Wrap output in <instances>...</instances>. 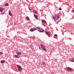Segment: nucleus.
<instances>
[{"label": "nucleus", "instance_id": "obj_8", "mask_svg": "<svg viewBox=\"0 0 74 74\" xmlns=\"http://www.w3.org/2000/svg\"><path fill=\"white\" fill-rule=\"evenodd\" d=\"M9 15H10V16H12V13H11V11L10 10H9Z\"/></svg>", "mask_w": 74, "mask_h": 74}, {"label": "nucleus", "instance_id": "obj_27", "mask_svg": "<svg viewBox=\"0 0 74 74\" xmlns=\"http://www.w3.org/2000/svg\"><path fill=\"white\" fill-rule=\"evenodd\" d=\"M60 10H62V8H60Z\"/></svg>", "mask_w": 74, "mask_h": 74}, {"label": "nucleus", "instance_id": "obj_16", "mask_svg": "<svg viewBox=\"0 0 74 74\" xmlns=\"http://www.w3.org/2000/svg\"><path fill=\"white\" fill-rule=\"evenodd\" d=\"M57 17V18H58V19L59 18L60 16H59V14H58Z\"/></svg>", "mask_w": 74, "mask_h": 74}, {"label": "nucleus", "instance_id": "obj_11", "mask_svg": "<svg viewBox=\"0 0 74 74\" xmlns=\"http://www.w3.org/2000/svg\"><path fill=\"white\" fill-rule=\"evenodd\" d=\"M71 62H74V58H72L71 60Z\"/></svg>", "mask_w": 74, "mask_h": 74}, {"label": "nucleus", "instance_id": "obj_1", "mask_svg": "<svg viewBox=\"0 0 74 74\" xmlns=\"http://www.w3.org/2000/svg\"><path fill=\"white\" fill-rule=\"evenodd\" d=\"M16 54L14 56L15 57V58H20L19 55H21L22 54V53L21 52H19L18 51H16Z\"/></svg>", "mask_w": 74, "mask_h": 74}, {"label": "nucleus", "instance_id": "obj_20", "mask_svg": "<svg viewBox=\"0 0 74 74\" xmlns=\"http://www.w3.org/2000/svg\"><path fill=\"white\" fill-rule=\"evenodd\" d=\"M33 29L34 30H37V29H36V27H34Z\"/></svg>", "mask_w": 74, "mask_h": 74}, {"label": "nucleus", "instance_id": "obj_9", "mask_svg": "<svg viewBox=\"0 0 74 74\" xmlns=\"http://www.w3.org/2000/svg\"><path fill=\"white\" fill-rule=\"evenodd\" d=\"M5 62V61H4V60H1V63H4Z\"/></svg>", "mask_w": 74, "mask_h": 74}, {"label": "nucleus", "instance_id": "obj_29", "mask_svg": "<svg viewBox=\"0 0 74 74\" xmlns=\"http://www.w3.org/2000/svg\"><path fill=\"white\" fill-rule=\"evenodd\" d=\"M48 37H49V36H48Z\"/></svg>", "mask_w": 74, "mask_h": 74}, {"label": "nucleus", "instance_id": "obj_7", "mask_svg": "<svg viewBox=\"0 0 74 74\" xmlns=\"http://www.w3.org/2000/svg\"><path fill=\"white\" fill-rule=\"evenodd\" d=\"M42 23L43 24H44V23H47V22H46V21L44 20H43L42 21Z\"/></svg>", "mask_w": 74, "mask_h": 74}, {"label": "nucleus", "instance_id": "obj_19", "mask_svg": "<svg viewBox=\"0 0 74 74\" xmlns=\"http://www.w3.org/2000/svg\"><path fill=\"white\" fill-rule=\"evenodd\" d=\"M34 30H33V29H30V31H31V32H33L34 31Z\"/></svg>", "mask_w": 74, "mask_h": 74}, {"label": "nucleus", "instance_id": "obj_2", "mask_svg": "<svg viewBox=\"0 0 74 74\" xmlns=\"http://www.w3.org/2000/svg\"><path fill=\"white\" fill-rule=\"evenodd\" d=\"M17 66L19 71H22V68L21 67V66L18 65H17Z\"/></svg>", "mask_w": 74, "mask_h": 74}, {"label": "nucleus", "instance_id": "obj_6", "mask_svg": "<svg viewBox=\"0 0 74 74\" xmlns=\"http://www.w3.org/2000/svg\"><path fill=\"white\" fill-rule=\"evenodd\" d=\"M39 32H44V30L42 29H41V28H40L39 29Z\"/></svg>", "mask_w": 74, "mask_h": 74}, {"label": "nucleus", "instance_id": "obj_14", "mask_svg": "<svg viewBox=\"0 0 74 74\" xmlns=\"http://www.w3.org/2000/svg\"><path fill=\"white\" fill-rule=\"evenodd\" d=\"M53 19H56V17L55 16H53Z\"/></svg>", "mask_w": 74, "mask_h": 74}, {"label": "nucleus", "instance_id": "obj_18", "mask_svg": "<svg viewBox=\"0 0 74 74\" xmlns=\"http://www.w3.org/2000/svg\"><path fill=\"white\" fill-rule=\"evenodd\" d=\"M5 6H8V3H6L5 4Z\"/></svg>", "mask_w": 74, "mask_h": 74}, {"label": "nucleus", "instance_id": "obj_10", "mask_svg": "<svg viewBox=\"0 0 74 74\" xmlns=\"http://www.w3.org/2000/svg\"><path fill=\"white\" fill-rule=\"evenodd\" d=\"M46 34H48L49 36H50V33L49 32H46Z\"/></svg>", "mask_w": 74, "mask_h": 74}, {"label": "nucleus", "instance_id": "obj_15", "mask_svg": "<svg viewBox=\"0 0 74 74\" xmlns=\"http://www.w3.org/2000/svg\"><path fill=\"white\" fill-rule=\"evenodd\" d=\"M33 11L34 12V13H36V14H37V11L35 10H34Z\"/></svg>", "mask_w": 74, "mask_h": 74}, {"label": "nucleus", "instance_id": "obj_26", "mask_svg": "<svg viewBox=\"0 0 74 74\" xmlns=\"http://www.w3.org/2000/svg\"><path fill=\"white\" fill-rule=\"evenodd\" d=\"M54 36H55V37H56V36H57V35H56V34H55V35H54Z\"/></svg>", "mask_w": 74, "mask_h": 74}, {"label": "nucleus", "instance_id": "obj_23", "mask_svg": "<svg viewBox=\"0 0 74 74\" xmlns=\"http://www.w3.org/2000/svg\"><path fill=\"white\" fill-rule=\"evenodd\" d=\"M29 10H30V11H31L32 10L29 7Z\"/></svg>", "mask_w": 74, "mask_h": 74}, {"label": "nucleus", "instance_id": "obj_24", "mask_svg": "<svg viewBox=\"0 0 74 74\" xmlns=\"http://www.w3.org/2000/svg\"><path fill=\"white\" fill-rule=\"evenodd\" d=\"M72 12H73V13H74V10H72Z\"/></svg>", "mask_w": 74, "mask_h": 74}, {"label": "nucleus", "instance_id": "obj_5", "mask_svg": "<svg viewBox=\"0 0 74 74\" xmlns=\"http://www.w3.org/2000/svg\"><path fill=\"white\" fill-rule=\"evenodd\" d=\"M4 11V8H0V12H3Z\"/></svg>", "mask_w": 74, "mask_h": 74}, {"label": "nucleus", "instance_id": "obj_21", "mask_svg": "<svg viewBox=\"0 0 74 74\" xmlns=\"http://www.w3.org/2000/svg\"><path fill=\"white\" fill-rule=\"evenodd\" d=\"M42 64L45 65V63H44V62H42Z\"/></svg>", "mask_w": 74, "mask_h": 74}, {"label": "nucleus", "instance_id": "obj_3", "mask_svg": "<svg viewBox=\"0 0 74 74\" xmlns=\"http://www.w3.org/2000/svg\"><path fill=\"white\" fill-rule=\"evenodd\" d=\"M41 46L42 48V49L43 51H45V52H47V51L46 49V48L45 47V46H44V45H41Z\"/></svg>", "mask_w": 74, "mask_h": 74}, {"label": "nucleus", "instance_id": "obj_13", "mask_svg": "<svg viewBox=\"0 0 74 74\" xmlns=\"http://www.w3.org/2000/svg\"><path fill=\"white\" fill-rule=\"evenodd\" d=\"M31 48L32 49H34V47H33V46H31Z\"/></svg>", "mask_w": 74, "mask_h": 74}, {"label": "nucleus", "instance_id": "obj_22", "mask_svg": "<svg viewBox=\"0 0 74 74\" xmlns=\"http://www.w3.org/2000/svg\"><path fill=\"white\" fill-rule=\"evenodd\" d=\"M3 53L2 52H0V55H2V54H3Z\"/></svg>", "mask_w": 74, "mask_h": 74}, {"label": "nucleus", "instance_id": "obj_28", "mask_svg": "<svg viewBox=\"0 0 74 74\" xmlns=\"http://www.w3.org/2000/svg\"><path fill=\"white\" fill-rule=\"evenodd\" d=\"M39 49H40V47H39Z\"/></svg>", "mask_w": 74, "mask_h": 74}, {"label": "nucleus", "instance_id": "obj_4", "mask_svg": "<svg viewBox=\"0 0 74 74\" xmlns=\"http://www.w3.org/2000/svg\"><path fill=\"white\" fill-rule=\"evenodd\" d=\"M66 70L68 71H72V69L69 67H67L66 68Z\"/></svg>", "mask_w": 74, "mask_h": 74}, {"label": "nucleus", "instance_id": "obj_12", "mask_svg": "<svg viewBox=\"0 0 74 74\" xmlns=\"http://www.w3.org/2000/svg\"><path fill=\"white\" fill-rule=\"evenodd\" d=\"M34 16L35 17V18H36V19H37V18H38L37 16H36V15H34Z\"/></svg>", "mask_w": 74, "mask_h": 74}, {"label": "nucleus", "instance_id": "obj_25", "mask_svg": "<svg viewBox=\"0 0 74 74\" xmlns=\"http://www.w3.org/2000/svg\"><path fill=\"white\" fill-rule=\"evenodd\" d=\"M36 28L37 29H40V28H39V27H37Z\"/></svg>", "mask_w": 74, "mask_h": 74}, {"label": "nucleus", "instance_id": "obj_17", "mask_svg": "<svg viewBox=\"0 0 74 74\" xmlns=\"http://www.w3.org/2000/svg\"><path fill=\"white\" fill-rule=\"evenodd\" d=\"M26 19L27 21H29V18L28 17H27Z\"/></svg>", "mask_w": 74, "mask_h": 74}]
</instances>
